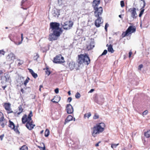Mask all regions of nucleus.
Segmentation results:
<instances>
[{
	"instance_id": "4c0bfd02",
	"label": "nucleus",
	"mask_w": 150,
	"mask_h": 150,
	"mask_svg": "<svg viewBox=\"0 0 150 150\" xmlns=\"http://www.w3.org/2000/svg\"><path fill=\"white\" fill-rule=\"evenodd\" d=\"M59 15V13L57 11V13L55 12L53 13V16L55 17H58Z\"/></svg>"
},
{
	"instance_id": "4be33fe9",
	"label": "nucleus",
	"mask_w": 150,
	"mask_h": 150,
	"mask_svg": "<svg viewBox=\"0 0 150 150\" xmlns=\"http://www.w3.org/2000/svg\"><path fill=\"white\" fill-rule=\"evenodd\" d=\"M59 97L58 96H55L53 99L51 100V101L54 103H58L59 101Z\"/></svg>"
},
{
	"instance_id": "4d7b16f0",
	"label": "nucleus",
	"mask_w": 150,
	"mask_h": 150,
	"mask_svg": "<svg viewBox=\"0 0 150 150\" xmlns=\"http://www.w3.org/2000/svg\"><path fill=\"white\" fill-rule=\"evenodd\" d=\"M94 91L93 89H91L90 91L88 92V93H91Z\"/></svg>"
},
{
	"instance_id": "338daca9",
	"label": "nucleus",
	"mask_w": 150,
	"mask_h": 150,
	"mask_svg": "<svg viewBox=\"0 0 150 150\" xmlns=\"http://www.w3.org/2000/svg\"><path fill=\"white\" fill-rule=\"evenodd\" d=\"M5 28L6 29H8V28L7 27H6Z\"/></svg>"
},
{
	"instance_id": "5701e85b",
	"label": "nucleus",
	"mask_w": 150,
	"mask_h": 150,
	"mask_svg": "<svg viewBox=\"0 0 150 150\" xmlns=\"http://www.w3.org/2000/svg\"><path fill=\"white\" fill-rule=\"evenodd\" d=\"M29 72L34 78L36 79L38 77L37 74L36 73H35L32 69H29Z\"/></svg>"
},
{
	"instance_id": "a19ab883",
	"label": "nucleus",
	"mask_w": 150,
	"mask_h": 150,
	"mask_svg": "<svg viewBox=\"0 0 150 150\" xmlns=\"http://www.w3.org/2000/svg\"><path fill=\"white\" fill-rule=\"evenodd\" d=\"M40 150H45V146L44 144H43V147L40 146H38Z\"/></svg>"
},
{
	"instance_id": "5fc2aeb1",
	"label": "nucleus",
	"mask_w": 150,
	"mask_h": 150,
	"mask_svg": "<svg viewBox=\"0 0 150 150\" xmlns=\"http://www.w3.org/2000/svg\"><path fill=\"white\" fill-rule=\"evenodd\" d=\"M100 143V141L98 143H96L95 144V146H99V144Z\"/></svg>"
},
{
	"instance_id": "f8f14e48",
	"label": "nucleus",
	"mask_w": 150,
	"mask_h": 150,
	"mask_svg": "<svg viewBox=\"0 0 150 150\" xmlns=\"http://www.w3.org/2000/svg\"><path fill=\"white\" fill-rule=\"evenodd\" d=\"M7 120L4 118V114L2 113L0 116V125L2 128L4 127L5 126L7 125Z\"/></svg>"
},
{
	"instance_id": "c85d7f7f",
	"label": "nucleus",
	"mask_w": 150,
	"mask_h": 150,
	"mask_svg": "<svg viewBox=\"0 0 150 150\" xmlns=\"http://www.w3.org/2000/svg\"><path fill=\"white\" fill-rule=\"evenodd\" d=\"M27 88H24V89L23 88H21V92L22 94H27L28 92H27L25 90H27Z\"/></svg>"
},
{
	"instance_id": "052dcab7",
	"label": "nucleus",
	"mask_w": 150,
	"mask_h": 150,
	"mask_svg": "<svg viewBox=\"0 0 150 150\" xmlns=\"http://www.w3.org/2000/svg\"><path fill=\"white\" fill-rule=\"evenodd\" d=\"M119 17L120 18H122V15H119Z\"/></svg>"
},
{
	"instance_id": "7ed1b4c3",
	"label": "nucleus",
	"mask_w": 150,
	"mask_h": 150,
	"mask_svg": "<svg viewBox=\"0 0 150 150\" xmlns=\"http://www.w3.org/2000/svg\"><path fill=\"white\" fill-rule=\"evenodd\" d=\"M105 128V125L103 122L96 124L92 128L91 134L92 136L96 137L97 135L103 132Z\"/></svg>"
},
{
	"instance_id": "774afa93",
	"label": "nucleus",
	"mask_w": 150,
	"mask_h": 150,
	"mask_svg": "<svg viewBox=\"0 0 150 150\" xmlns=\"http://www.w3.org/2000/svg\"><path fill=\"white\" fill-rule=\"evenodd\" d=\"M23 8L24 9H27V8L25 9V8Z\"/></svg>"
},
{
	"instance_id": "e433bc0d",
	"label": "nucleus",
	"mask_w": 150,
	"mask_h": 150,
	"mask_svg": "<svg viewBox=\"0 0 150 150\" xmlns=\"http://www.w3.org/2000/svg\"><path fill=\"white\" fill-rule=\"evenodd\" d=\"M27 2V0H22L21 2V6H24V5H25V4Z\"/></svg>"
},
{
	"instance_id": "423d86ee",
	"label": "nucleus",
	"mask_w": 150,
	"mask_h": 150,
	"mask_svg": "<svg viewBox=\"0 0 150 150\" xmlns=\"http://www.w3.org/2000/svg\"><path fill=\"white\" fill-rule=\"evenodd\" d=\"M136 31V28L134 26H129L125 32H123L122 34V36L123 38L126 36L131 35L132 33H134Z\"/></svg>"
},
{
	"instance_id": "69168bd1",
	"label": "nucleus",
	"mask_w": 150,
	"mask_h": 150,
	"mask_svg": "<svg viewBox=\"0 0 150 150\" xmlns=\"http://www.w3.org/2000/svg\"><path fill=\"white\" fill-rule=\"evenodd\" d=\"M39 90L40 91H41V88H39Z\"/></svg>"
},
{
	"instance_id": "2f4dec72",
	"label": "nucleus",
	"mask_w": 150,
	"mask_h": 150,
	"mask_svg": "<svg viewBox=\"0 0 150 150\" xmlns=\"http://www.w3.org/2000/svg\"><path fill=\"white\" fill-rule=\"evenodd\" d=\"M21 40L20 42H15V43L16 45H19L20 44H21L22 42V41L23 40V34L21 33Z\"/></svg>"
},
{
	"instance_id": "6e6d98bb",
	"label": "nucleus",
	"mask_w": 150,
	"mask_h": 150,
	"mask_svg": "<svg viewBox=\"0 0 150 150\" xmlns=\"http://www.w3.org/2000/svg\"><path fill=\"white\" fill-rule=\"evenodd\" d=\"M141 1H142L144 3V6L143 7L144 8L145 6V2L144 0H141Z\"/></svg>"
},
{
	"instance_id": "8fccbe9b",
	"label": "nucleus",
	"mask_w": 150,
	"mask_h": 150,
	"mask_svg": "<svg viewBox=\"0 0 150 150\" xmlns=\"http://www.w3.org/2000/svg\"><path fill=\"white\" fill-rule=\"evenodd\" d=\"M132 54V52L131 51H130L129 52V58H130L131 57V56Z\"/></svg>"
},
{
	"instance_id": "72a5a7b5",
	"label": "nucleus",
	"mask_w": 150,
	"mask_h": 150,
	"mask_svg": "<svg viewBox=\"0 0 150 150\" xmlns=\"http://www.w3.org/2000/svg\"><path fill=\"white\" fill-rule=\"evenodd\" d=\"M45 73L46 74L49 75L50 74V71L49 70V69L48 67H46V68Z\"/></svg>"
},
{
	"instance_id": "37998d69",
	"label": "nucleus",
	"mask_w": 150,
	"mask_h": 150,
	"mask_svg": "<svg viewBox=\"0 0 150 150\" xmlns=\"http://www.w3.org/2000/svg\"><path fill=\"white\" fill-rule=\"evenodd\" d=\"M148 112V111L147 110H146L144 111L142 113V115L144 116V115H146L147 114Z\"/></svg>"
},
{
	"instance_id": "4468645a",
	"label": "nucleus",
	"mask_w": 150,
	"mask_h": 150,
	"mask_svg": "<svg viewBox=\"0 0 150 150\" xmlns=\"http://www.w3.org/2000/svg\"><path fill=\"white\" fill-rule=\"evenodd\" d=\"M97 18L95 21V25L97 28L100 27L103 22V20L100 16L96 17Z\"/></svg>"
},
{
	"instance_id": "de8ad7c7",
	"label": "nucleus",
	"mask_w": 150,
	"mask_h": 150,
	"mask_svg": "<svg viewBox=\"0 0 150 150\" xmlns=\"http://www.w3.org/2000/svg\"><path fill=\"white\" fill-rule=\"evenodd\" d=\"M143 67V65L142 64H141L139 65L138 67V69L139 70H141V69Z\"/></svg>"
},
{
	"instance_id": "a211bd4d",
	"label": "nucleus",
	"mask_w": 150,
	"mask_h": 150,
	"mask_svg": "<svg viewBox=\"0 0 150 150\" xmlns=\"http://www.w3.org/2000/svg\"><path fill=\"white\" fill-rule=\"evenodd\" d=\"M7 58L8 61L13 62L15 59V56L13 54L11 53L8 55Z\"/></svg>"
},
{
	"instance_id": "412c9836",
	"label": "nucleus",
	"mask_w": 150,
	"mask_h": 150,
	"mask_svg": "<svg viewBox=\"0 0 150 150\" xmlns=\"http://www.w3.org/2000/svg\"><path fill=\"white\" fill-rule=\"evenodd\" d=\"M107 47H108V52H110L111 53H113L114 52V50L112 48V45L110 44L109 45L107 44L106 45Z\"/></svg>"
},
{
	"instance_id": "20e7f679",
	"label": "nucleus",
	"mask_w": 150,
	"mask_h": 150,
	"mask_svg": "<svg viewBox=\"0 0 150 150\" xmlns=\"http://www.w3.org/2000/svg\"><path fill=\"white\" fill-rule=\"evenodd\" d=\"M105 128V125L103 122L96 124L92 128L91 134L92 136L96 137L97 135L103 132Z\"/></svg>"
},
{
	"instance_id": "c03bdc74",
	"label": "nucleus",
	"mask_w": 150,
	"mask_h": 150,
	"mask_svg": "<svg viewBox=\"0 0 150 150\" xmlns=\"http://www.w3.org/2000/svg\"><path fill=\"white\" fill-rule=\"evenodd\" d=\"M107 53V51L106 50H105L102 54L100 55V56H102L103 55H105Z\"/></svg>"
},
{
	"instance_id": "ddd939ff",
	"label": "nucleus",
	"mask_w": 150,
	"mask_h": 150,
	"mask_svg": "<svg viewBox=\"0 0 150 150\" xmlns=\"http://www.w3.org/2000/svg\"><path fill=\"white\" fill-rule=\"evenodd\" d=\"M128 11L130 12L131 16L133 19H136L137 16L136 12V9L134 7L128 9Z\"/></svg>"
},
{
	"instance_id": "e2e57ef3",
	"label": "nucleus",
	"mask_w": 150,
	"mask_h": 150,
	"mask_svg": "<svg viewBox=\"0 0 150 150\" xmlns=\"http://www.w3.org/2000/svg\"><path fill=\"white\" fill-rule=\"evenodd\" d=\"M42 87H43V86H42V85H40V88H42Z\"/></svg>"
},
{
	"instance_id": "a18cd8bd",
	"label": "nucleus",
	"mask_w": 150,
	"mask_h": 150,
	"mask_svg": "<svg viewBox=\"0 0 150 150\" xmlns=\"http://www.w3.org/2000/svg\"><path fill=\"white\" fill-rule=\"evenodd\" d=\"M108 26L109 25L108 24V23H106L105 26V29L106 31H107V28L108 27Z\"/></svg>"
},
{
	"instance_id": "b1692460",
	"label": "nucleus",
	"mask_w": 150,
	"mask_h": 150,
	"mask_svg": "<svg viewBox=\"0 0 150 150\" xmlns=\"http://www.w3.org/2000/svg\"><path fill=\"white\" fill-rule=\"evenodd\" d=\"M100 3V0H93L92 3V6L95 5H99Z\"/></svg>"
},
{
	"instance_id": "473e14b6",
	"label": "nucleus",
	"mask_w": 150,
	"mask_h": 150,
	"mask_svg": "<svg viewBox=\"0 0 150 150\" xmlns=\"http://www.w3.org/2000/svg\"><path fill=\"white\" fill-rule=\"evenodd\" d=\"M50 131L48 129H46L45 133V137H47L49 134Z\"/></svg>"
},
{
	"instance_id": "864d4df0",
	"label": "nucleus",
	"mask_w": 150,
	"mask_h": 150,
	"mask_svg": "<svg viewBox=\"0 0 150 150\" xmlns=\"http://www.w3.org/2000/svg\"><path fill=\"white\" fill-rule=\"evenodd\" d=\"M1 54L4 55V52L3 50H0V55Z\"/></svg>"
},
{
	"instance_id": "6e6552de",
	"label": "nucleus",
	"mask_w": 150,
	"mask_h": 150,
	"mask_svg": "<svg viewBox=\"0 0 150 150\" xmlns=\"http://www.w3.org/2000/svg\"><path fill=\"white\" fill-rule=\"evenodd\" d=\"M53 62L55 63L62 64L65 62V60L61 54H58L54 58Z\"/></svg>"
},
{
	"instance_id": "f03ea898",
	"label": "nucleus",
	"mask_w": 150,
	"mask_h": 150,
	"mask_svg": "<svg viewBox=\"0 0 150 150\" xmlns=\"http://www.w3.org/2000/svg\"><path fill=\"white\" fill-rule=\"evenodd\" d=\"M33 116V112L32 111L30 112V113L27 116L26 114H24L22 118V122L23 124H25L27 128L29 130H32L35 126L34 124L32 117Z\"/></svg>"
},
{
	"instance_id": "2eb2a0df",
	"label": "nucleus",
	"mask_w": 150,
	"mask_h": 150,
	"mask_svg": "<svg viewBox=\"0 0 150 150\" xmlns=\"http://www.w3.org/2000/svg\"><path fill=\"white\" fill-rule=\"evenodd\" d=\"M5 72V71L4 69L0 68V78L1 79H2L3 75H4V76L6 79V81H7L8 80L9 77L8 74H6V75H5L6 73Z\"/></svg>"
},
{
	"instance_id": "7c9ffc66",
	"label": "nucleus",
	"mask_w": 150,
	"mask_h": 150,
	"mask_svg": "<svg viewBox=\"0 0 150 150\" xmlns=\"http://www.w3.org/2000/svg\"><path fill=\"white\" fill-rule=\"evenodd\" d=\"M91 115V112H89L88 113H86L84 115V117L86 119V117L88 118Z\"/></svg>"
},
{
	"instance_id": "58836bf2",
	"label": "nucleus",
	"mask_w": 150,
	"mask_h": 150,
	"mask_svg": "<svg viewBox=\"0 0 150 150\" xmlns=\"http://www.w3.org/2000/svg\"><path fill=\"white\" fill-rule=\"evenodd\" d=\"M144 9H142V10H141V11L139 14V16L140 17H141V16H142V15L143 14L144 12Z\"/></svg>"
},
{
	"instance_id": "dca6fc26",
	"label": "nucleus",
	"mask_w": 150,
	"mask_h": 150,
	"mask_svg": "<svg viewBox=\"0 0 150 150\" xmlns=\"http://www.w3.org/2000/svg\"><path fill=\"white\" fill-rule=\"evenodd\" d=\"M66 110L68 114H71L74 111L73 108L70 104L67 105Z\"/></svg>"
},
{
	"instance_id": "13d9d810",
	"label": "nucleus",
	"mask_w": 150,
	"mask_h": 150,
	"mask_svg": "<svg viewBox=\"0 0 150 150\" xmlns=\"http://www.w3.org/2000/svg\"><path fill=\"white\" fill-rule=\"evenodd\" d=\"M7 85H5V86H2V88H3V89L4 90L7 87Z\"/></svg>"
},
{
	"instance_id": "aec40b11",
	"label": "nucleus",
	"mask_w": 150,
	"mask_h": 150,
	"mask_svg": "<svg viewBox=\"0 0 150 150\" xmlns=\"http://www.w3.org/2000/svg\"><path fill=\"white\" fill-rule=\"evenodd\" d=\"M75 62L71 61L69 62V68L70 70H72L75 68Z\"/></svg>"
},
{
	"instance_id": "f704fd0d",
	"label": "nucleus",
	"mask_w": 150,
	"mask_h": 150,
	"mask_svg": "<svg viewBox=\"0 0 150 150\" xmlns=\"http://www.w3.org/2000/svg\"><path fill=\"white\" fill-rule=\"evenodd\" d=\"M99 116L97 113H95L93 116V119L94 120H96L99 118Z\"/></svg>"
},
{
	"instance_id": "ea45409f",
	"label": "nucleus",
	"mask_w": 150,
	"mask_h": 150,
	"mask_svg": "<svg viewBox=\"0 0 150 150\" xmlns=\"http://www.w3.org/2000/svg\"><path fill=\"white\" fill-rule=\"evenodd\" d=\"M119 144H112L111 145V147L112 148H116L117 146H118Z\"/></svg>"
},
{
	"instance_id": "c756f323",
	"label": "nucleus",
	"mask_w": 150,
	"mask_h": 150,
	"mask_svg": "<svg viewBox=\"0 0 150 150\" xmlns=\"http://www.w3.org/2000/svg\"><path fill=\"white\" fill-rule=\"evenodd\" d=\"M17 61L19 62L18 64V66H20L24 63V62L23 60H21L20 59H18L17 60Z\"/></svg>"
},
{
	"instance_id": "680f3d73",
	"label": "nucleus",
	"mask_w": 150,
	"mask_h": 150,
	"mask_svg": "<svg viewBox=\"0 0 150 150\" xmlns=\"http://www.w3.org/2000/svg\"><path fill=\"white\" fill-rule=\"evenodd\" d=\"M43 132H44V130H42L41 132H40V134H42L43 133Z\"/></svg>"
},
{
	"instance_id": "f257e3e1",
	"label": "nucleus",
	"mask_w": 150,
	"mask_h": 150,
	"mask_svg": "<svg viewBox=\"0 0 150 150\" xmlns=\"http://www.w3.org/2000/svg\"><path fill=\"white\" fill-rule=\"evenodd\" d=\"M50 26L52 33L49 35L48 40L52 41L57 40L62 33L61 29L59 28V24L52 22L50 23Z\"/></svg>"
},
{
	"instance_id": "393cba45",
	"label": "nucleus",
	"mask_w": 150,
	"mask_h": 150,
	"mask_svg": "<svg viewBox=\"0 0 150 150\" xmlns=\"http://www.w3.org/2000/svg\"><path fill=\"white\" fill-rule=\"evenodd\" d=\"M144 135L146 138L150 137V130L149 129L144 133Z\"/></svg>"
},
{
	"instance_id": "0eeeda50",
	"label": "nucleus",
	"mask_w": 150,
	"mask_h": 150,
	"mask_svg": "<svg viewBox=\"0 0 150 150\" xmlns=\"http://www.w3.org/2000/svg\"><path fill=\"white\" fill-rule=\"evenodd\" d=\"M99 5H93L94 16L96 17H99L101 16L103 12V9L102 7H98Z\"/></svg>"
},
{
	"instance_id": "39448f33",
	"label": "nucleus",
	"mask_w": 150,
	"mask_h": 150,
	"mask_svg": "<svg viewBox=\"0 0 150 150\" xmlns=\"http://www.w3.org/2000/svg\"><path fill=\"white\" fill-rule=\"evenodd\" d=\"M77 63L80 65L84 64L88 65L90 63V59L88 54H81L78 55Z\"/></svg>"
},
{
	"instance_id": "9b49d317",
	"label": "nucleus",
	"mask_w": 150,
	"mask_h": 150,
	"mask_svg": "<svg viewBox=\"0 0 150 150\" xmlns=\"http://www.w3.org/2000/svg\"><path fill=\"white\" fill-rule=\"evenodd\" d=\"M73 24V23L71 21H69L64 23L62 25L64 29L68 30L70 29L71 28Z\"/></svg>"
},
{
	"instance_id": "cd10ccee",
	"label": "nucleus",
	"mask_w": 150,
	"mask_h": 150,
	"mask_svg": "<svg viewBox=\"0 0 150 150\" xmlns=\"http://www.w3.org/2000/svg\"><path fill=\"white\" fill-rule=\"evenodd\" d=\"M30 80V78L28 77L24 81L23 84L25 87L26 86L27 83L29 82Z\"/></svg>"
},
{
	"instance_id": "0e129e2a",
	"label": "nucleus",
	"mask_w": 150,
	"mask_h": 150,
	"mask_svg": "<svg viewBox=\"0 0 150 150\" xmlns=\"http://www.w3.org/2000/svg\"><path fill=\"white\" fill-rule=\"evenodd\" d=\"M2 113H2V112H1L0 111V116H1V114H2Z\"/></svg>"
},
{
	"instance_id": "a878e982",
	"label": "nucleus",
	"mask_w": 150,
	"mask_h": 150,
	"mask_svg": "<svg viewBox=\"0 0 150 150\" xmlns=\"http://www.w3.org/2000/svg\"><path fill=\"white\" fill-rule=\"evenodd\" d=\"M18 109L19 112H18L17 114L18 115H19L23 111V109L22 108V106L21 105H20L18 107Z\"/></svg>"
},
{
	"instance_id": "bf43d9fd",
	"label": "nucleus",
	"mask_w": 150,
	"mask_h": 150,
	"mask_svg": "<svg viewBox=\"0 0 150 150\" xmlns=\"http://www.w3.org/2000/svg\"><path fill=\"white\" fill-rule=\"evenodd\" d=\"M68 93L69 95L70 96L71 95V94L70 91H69L68 92Z\"/></svg>"
},
{
	"instance_id": "1a4fd4ad",
	"label": "nucleus",
	"mask_w": 150,
	"mask_h": 150,
	"mask_svg": "<svg viewBox=\"0 0 150 150\" xmlns=\"http://www.w3.org/2000/svg\"><path fill=\"white\" fill-rule=\"evenodd\" d=\"M8 127L12 130H13L16 133L19 134L20 132L18 129V125L15 126L14 123L10 120L9 121Z\"/></svg>"
},
{
	"instance_id": "f3484780",
	"label": "nucleus",
	"mask_w": 150,
	"mask_h": 150,
	"mask_svg": "<svg viewBox=\"0 0 150 150\" xmlns=\"http://www.w3.org/2000/svg\"><path fill=\"white\" fill-rule=\"evenodd\" d=\"M74 120V121L75 120V118H73V117L71 115H69L65 120L64 124L65 125L66 124L69 122L70 121Z\"/></svg>"
},
{
	"instance_id": "6ab92c4d",
	"label": "nucleus",
	"mask_w": 150,
	"mask_h": 150,
	"mask_svg": "<svg viewBox=\"0 0 150 150\" xmlns=\"http://www.w3.org/2000/svg\"><path fill=\"white\" fill-rule=\"evenodd\" d=\"M94 47L93 43L91 42L86 45V49L88 50H92Z\"/></svg>"
},
{
	"instance_id": "603ef678",
	"label": "nucleus",
	"mask_w": 150,
	"mask_h": 150,
	"mask_svg": "<svg viewBox=\"0 0 150 150\" xmlns=\"http://www.w3.org/2000/svg\"><path fill=\"white\" fill-rule=\"evenodd\" d=\"M39 57V54H36V56H35L34 58H35L36 57V58H35V59H37Z\"/></svg>"
},
{
	"instance_id": "3c124183",
	"label": "nucleus",
	"mask_w": 150,
	"mask_h": 150,
	"mask_svg": "<svg viewBox=\"0 0 150 150\" xmlns=\"http://www.w3.org/2000/svg\"><path fill=\"white\" fill-rule=\"evenodd\" d=\"M54 92L57 94L58 93H59V89L58 88H56L54 90Z\"/></svg>"
},
{
	"instance_id": "49530a36",
	"label": "nucleus",
	"mask_w": 150,
	"mask_h": 150,
	"mask_svg": "<svg viewBox=\"0 0 150 150\" xmlns=\"http://www.w3.org/2000/svg\"><path fill=\"white\" fill-rule=\"evenodd\" d=\"M72 99L71 97H69V98H68L67 99V101L68 102L70 103Z\"/></svg>"
},
{
	"instance_id": "79ce46f5",
	"label": "nucleus",
	"mask_w": 150,
	"mask_h": 150,
	"mask_svg": "<svg viewBox=\"0 0 150 150\" xmlns=\"http://www.w3.org/2000/svg\"><path fill=\"white\" fill-rule=\"evenodd\" d=\"M120 5L122 7H123L125 6V4L123 1H120Z\"/></svg>"
},
{
	"instance_id": "c9c22d12",
	"label": "nucleus",
	"mask_w": 150,
	"mask_h": 150,
	"mask_svg": "<svg viewBox=\"0 0 150 150\" xmlns=\"http://www.w3.org/2000/svg\"><path fill=\"white\" fill-rule=\"evenodd\" d=\"M75 98H76L79 99L81 97V95L79 93L77 92L75 94Z\"/></svg>"
},
{
	"instance_id": "bb28decb",
	"label": "nucleus",
	"mask_w": 150,
	"mask_h": 150,
	"mask_svg": "<svg viewBox=\"0 0 150 150\" xmlns=\"http://www.w3.org/2000/svg\"><path fill=\"white\" fill-rule=\"evenodd\" d=\"M20 150H28V147L25 145H24L22 146L20 148Z\"/></svg>"
},
{
	"instance_id": "09e8293b",
	"label": "nucleus",
	"mask_w": 150,
	"mask_h": 150,
	"mask_svg": "<svg viewBox=\"0 0 150 150\" xmlns=\"http://www.w3.org/2000/svg\"><path fill=\"white\" fill-rule=\"evenodd\" d=\"M4 136V134H3L0 136V139L1 140H2L3 139V138Z\"/></svg>"
},
{
	"instance_id": "9d476101",
	"label": "nucleus",
	"mask_w": 150,
	"mask_h": 150,
	"mask_svg": "<svg viewBox=\"0 0 150 150\" xmlns=\"http://www.w3.org/2000/svg\"><path fill=\"white\" fill-rule=\"evenodd\" d=\"M4 108L6 110L8 114L13 113V111L11 108V104L9 103H4L3 104Z\"/></svg>"
}]
</instances>
